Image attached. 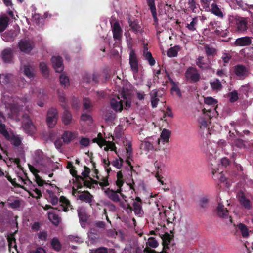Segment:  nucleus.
Masks as SVG:
<instances>
[{"instance_id":"f257e3e1","label":"nucleus","mask_w":253,"mask_h":253,"mask_svg":"<svg viewBox=\"0 0 253 253\" xmlns=\"http://www.w3.org/2000/svg\"><path fill=\"white\" fill-rule=\"evenodd\" d=\"M232 23L235 32L244 33L248 29L247 18L235 16Z\"/></svg>"},{"instance_id":"f03ea898","label":"nucleus","mask_w":253,"mask_h":253,"mask_svg":"<svg viewBox=\"0 0 253 253\" xmlns=\"http://www.w3.org/2000/svg\"><path fill=\"white\" fill-rule=\"evenodd\" d=\"M22 126L28 134L32 135L36 131V127L29 115L25 113L22 116Z\"/></svg>"},{"instance_id":"7ed1b4c3","label":"nucleus","mask_w":253,"mask_h":253,"mask_svg":"<svg viewBox=\"0 0 253 253\" xmlns=\"http://www.w3.org/2000/svg\"><path fill=\"white\" fill-rule=\"evenodd\" d=\"M185 77L190 83H197L200 81L201 76L197 68L191 66L185 71Z\"/></svg>"},{"instance_id":"20e7f679","label":"nucleus","mask_w":253,"mask_h":253,"mask_svg":"<svg viewBox=\"0 0 253 253\" xmlns=\"http://www.w3.org/2000/svg\"><path fill=\"white\" fill-rule=\"evenodd\" d=\"M59 201L60 203H61V204L57 207L53 208L50 205L46 204L43 207V209L45 210L52 209L57 210L59 211H64L66 212L68 211L69 208H70L71 206L70 201L65 197L63 196H62L60 197Z\"/></svg>"},{"instance_id":"39448f33","label":"nucleus","mask_w":253,"mask_h":253,"mask_svg":"<svg viewBox=\"0 0 253 253\" xmlns=\"http://www.w3.org/2000/svg\"><path fill=\"white\" fill-rule=\"evenodd\" d=\"M58 119V112L56 108H51L47 113L46 122L49 127L54 126Z\"/></svg>"},{"instance_id":"423d86ee","label":"nucleus","mask_w":253,"mask_h":253,"mask_svg":"<svg viewBox=\"0 0 253 253\" xmlns=\"http://www.w3.org/2000/svg\"><path fill=\"white\" fill-rule=\"evenodd\" d=\"M233 68L234 74L239 79L244 80L249 74L248 68L243 64H237Z\"/></svg>"},{"instance_id":"0eeeda50","label":"nucleus","mask_w":253,"mask_h":253,"mask_svg":"<svg viewBox=\"0 0 253 253\" xmlns=\"http://www.w3.org/2000/svg\"><path fill=\"white\" fill-rule=\"evenodd\" d=\"M1 57L3 62L6 64L13 63L14 52L11 48H5L2 50L1 53Z\"/></svg>"},{"instance_id":"6e6552de","label":"nucleus","mask_w":253,"mask_h":253,"mask_svg":"<svg viewBox=\"0 0 253 253\" xmlns=\"http://www.w3.org/2000/svg\"><path fill=\"white\" fill-rule=\"evenodd\" d=\"M20 50L24 53H29L33 49L34 45L33 42L27 40H21L18 43Z\"/></svg>"},{"instance_id":"1a4fd4ad","label":"nucleus","mask_w":253,"mask_h":253,"mask_svg":"<svg viewBox=\"0 0 253 253\" xmlns=\"http://www.w3.org/2000/svg\"><path fill=\"white\" fill-rule=\"evenodd\" d=\"M52 66L56 72L61 73L63 71V59L60 56H53L51 59Z\"/></svg>"},{"instance_id":"9d476101","label":"nucleus","mask_w":253,"mask_h":253,"mask_svg":"<svg viewBox=\"0 0 253 253\" xmlns=\"http://www.w3.org/2000/svg\"><path fill=\"white\" fill-rule=\"evenodd\" d=\"M129 64L131 69L134 74L138 72V61L134 50H131L129 54Z\"/></svg>"},{"instance_id":"9b49d317","label":"nucleus","mask_w":253,"mask_h":253,"mask_svg":"<svg viewBox=\"0 0 253 253\" xmlns=\"http://www.w3.org/2000/svg\"><path fill=\"white\" fill-rule=\"evenodd\" d=\"M215 211L217 216L220 218L226 219L228 217V211L220 202H218Z\"/></svg>"},{"instance_id":"f8f14e48","label":"nucleus","mask_w":253,"mask_h":253,"mask_svg":"<svg viewBox=\"0 0 253 253\" xmlns=\"http://www.w3.org/2000/svg\"><path fill=\"white\" fill-rule=\"evenodd\" d=\"M252 43V37L245 36L237 38L234 42V45L236 46H247Z\"/></svg>"},{"instance_id":"ddd939ff","label":"nucleus","mask_w":253,"mask_h":253,"mask_svg":"<svg viewBox=\"0 0 253 253\" xmlns=\"http://www.w3.org/2000/svg\"><path fill=\"white\" fill-rule=\"evenodd\" d=\"M78 136L77 132H71L65 131L62 135V139L63 142L67 144H69Z\"/></svg>"},{"instance_id":"4468645a","label":"nucleus","mask_w":253,"mask_h":253,"mask_svg":"<svg viewBox=\"0 0 253 253\" xmlns=\"http://www.w3.org/2000/svg\"><path fill=\"white\" fill-rule=\"evenodd\" d=\"M110 105L115 111L121 112L123 109V101L118 96L111 99Z\"/></svg>"},{"instance_id":"2eb2a0df","label":"nucleus","mask_w":253,"mask_h":253,"mask_svg":"<svg viewBox=\"0 0 253 253\" xmlns=\"http://www.w3.org/2000/svg\"><path fill=\"white\" fill-rule=\"evenodd\" d=\"M78 193L80 194L78 196L79 199H80L81 201L89 204L92 203L93 197L89 191H79Z\"/></svg>"},{"instance_id":"dca6fc26","label":"nucleus","mask_w":253,"mask_h":253,"mask_svg":"<svg viewBox=\"0 0 253 253\" xmlns=\"http://www.w3.org/2000/svg\"><path fill=\"white\" fill-rule=\"evenodd\" d=\"M113 36L115 40H120L122 37V30L118 22H115L112 26Z\"/></svg>"},{"instance_id":"f3484780","label":"nucleus","mask_w":253,"mask_h":253,"mask_svg":"<svg viewBox=\"0 0 253 253\" xmlns=\"http://www.w3.org/2000/svg\"><path fill=\"white\" fill-rule=\"evenodd\" d=\"M104 193L106 196L113 202L117 203L120 201L119 195L114 190L108 188L104 191Z\"/></svg>"},{"instance_id":"a211bd4d","label":"nucleus","mask_w":253,"mask_h":253,"mask_svg":"<svg viewBox=\"0 0 253 253\" xmlns=\"http://www.w3.org/2000/svg\"><path fill=\"white\" fill-rule=\"evenodd\" d=\"M61 120L62 123L65 125H68L70 124L72 121V114L71 112L68 110L65 109V110L62 115Z\"/></svg>"},{"instance_id":"6ab92c4d","label":"nucleus","mask_w":253,"mask_h":253,"mask_svg":"<svg viewBox=\"0 0 253 253\" xmlns=\"http://www.w3.org/2000/svg\"><path fill=\"white\" fill-rule=\"evenodd\" d=\"M210 84L213 91H216L217 92L220 91L223 88L221 82L217 78L211 81L210 82Z\"/></svg>"},{"instance_id":"aec40b11","label":"nucleus","mask_w":253,"mask_h":253,"mask_svg":"<svg viewBox=\"0 0 253 253\" xmlns=\"http://www.w3.org/2000/svg\"><path fill=\"white\" fill-rule=\"evenodd\" d=\"M197 66L202 70H207L210 69L208 63L204 62V57L199 56L196 60Z\"/></svg>"},{"instance_id":"412c9836","label":"nucleus","mask_w":253,"mask_h":253,"mask_svg":"<svg viewBox=\"0 0 253 253\" xmlns=\"http://www.w3.org/2000/svg\"><path fill=\"white\" fill-rule=\"evenodd\" d=\"M163 242V250H166L169 248V244L170 243L173 237L168 233H165L161 237Z\"/></svg>"},{"instance_id":"4be33fe9","label":"nucleus","mask_w":253,"mask_h":253,"mask_svg":"<svg viewBox=\"0 0 253 253\" xmlns=\"http://www.w3.org/2000/svg\"><path fill=\"white\" fill-rule=\"evenodd\" d=\"M6 140L10 141L11 144L15 147H19L22 144L21 139L17 135H10Z\"/></svg>"},{"instance_id":"5701e85b","label":"nucleus","mask_w":253,"mask_h":253,"mask_svg":"<svg viewBox=\"0 0 253 253\" xmlns=\"http://www.w3.org/2000/svg\"><path fill=\"white\" fill-rule=\"evenodd\" d=\"M204 50L206 54V55L208 57L209 56H215L217 54V49L212 47V46L206 44L204 45Z\"/></svg>"},{"instance_id":"b1692460","label":"nucleus","mask_w":253,"mask_h":253,"mask_svg":"<svg viewBox=\"0 0 253 253\" xmlns=\"http://www.w3.org/2000/svg\"><path fill=\"white\" fill-rule=\"evenodd\" d=\"M239 201L241 204L246 209L249 210L252 208L250 201L247 199L243 193L239 196Z\"/></svg>"},{"instance_id":"393cba45","label":"nucleus","mask_w":253,"mask_h":253,"mask_svg":"<svg viewBox=\"0 0 253 253\" xmlns=\"http://www.w3.org/2000/svg\"><path fill=\"white\" fill-rule=\"evenodd\" d=\"M78 215L80 222H86L88 216L86 214V211L84 208H80L77 210Z\"/></svg>"},{"instance_id":"a878e982","label":"nucleus","mask_w":253,"mask_h":253,"mask_svg":"<svg viewBox=\"0 0 253 253\" xmlns=\"http://www.w3.org/2000/svg\"><path fill=\"white\" fill-rule=\"evenodd\" d=\"M48 217L52 224L55 226H58L61 222V218L53 212L48 213Z\"/></svg>"},{"instance_id":"bb28decb","label":"nucleus","mask_w":253,"mask_h":253,"mask_svg":"<svg viewBox=\"0 0 253 253\" xmlns=\"http://www.w3.org/2000/svg\"><path fill=\"white\" fill-rule=\"evenodd\" d=\"M12 75L10 74H1L0 75V84L4 86L8 84L11 80Z\"/></svg>"},{"instance_id":"cd10ccee","label":"nucleus","mask_w":253,"mask_h":253,"mask_svg":"<svg viewBox=\"0 0 253 253\" xmlns=\"http://www.w3.org/2000/svg\"><path fill=\"white\" fill-rule=\"evenodd\" d=\"M143 56L145 59L147 60L150 66H154L156 63L155 60L153 57L151 53L148 51L147 48H144L143 51Z\"/></svg>"},{"instance_id":"c85d7f7f","label":"nucleus","mask_w":253,"mask_h":253,"mask_svg":"<svg viewBox=\"0 0 253 253\" xmlns=\"http://www.w3.org/2000/svg\"><path fill=\"white\" fill-rule=\"evenodd\" d=\"M83 111L89 112L91 111L93 105L88 98H84L83 99Z\"/></svg>"},{"instance_id":"c756f323","label":"nucleus","mask_w":253,"mask_h":253,"mask_svg":"<svg viewBox=\"0 0 253 253\" xmlns=\"http://www.w3.org/2000/svg\"><path fill=\"white\" fill-rule=\"evenodd\" d=\"M9 18L7 16H2L0 18V32H3L8 25Z\"/></svg>"},{"instance_id":"7c9ffc66","label":"nucleus","mask_w":253,"mask_h":253,"mask_svg":"<svg viewBox=\"0 0 253 253\" xmlns=\"http://www.w3.org/2000/svg\"><path fill=\"white\" fill-rule=\"evenodd\" d=\"M168 77L169 81L170 82V83L172 84V87L171 89V92H175L178 97H182L181 92L179 88L178 87L177 84L175 82H174L172 80V79H171L170 78L169 74H168Z\"/></svg>"},{"instance_id":"2f4dec72","label":"nucleus","mask_w":253,"mask_h":253,"mask_svg":"<svg viewBox=\"0 0 253 253\" xmlns=\"http://www.w3.org/2000/svg\"><path fill=\"white\" fill-rule=\"evenodd\" d=\"M237 229L241 232L243 237L247 238L249 236V230L245 224L241 223L238 224Z\"/></svg>"},{"instance_id":"473e14b6","label":"nucleus","mask_w":253,"mask_h":253,"mask_svg":"<svg viewBox=\"0 0 253 253\" xmlns=\"http://www.w3.org/2000/svg\"><path fill=\"white\" fill-rule=\"evenodd\" d=\"M9 107L11 113L14 115H17L20 110V105L15 101H13L12 103L9 104Z\"/></svg>"},{"instance_id":"72a5a7b5","label":"nucleus","mask_w":253,"mask_h":253,"mask_svg":"<svg viewBox=\"0 0 253 253\" xmlns=\"http://www.w3.org/2000/svg\"><path fill=\"white\" fill-rule=\"evenodd\" d=\"M211 11L213 14H214L216 16L222 18L223 17V14L221 9L218 7V5L215 3H213L211 5Z\"/></svg>"},{"instance_id":"f704fd0d","label":"nucleus","mask_w":253,"mask_h":253,"mask_svg":"<svg viewBox=\"0 0 253 253\" xmlns=\"http://www.w3.org/2000/svg\"><path fill=\"white\" fill-rule=\"evenodd\" d=\"M51 245L54 250L59 252L61 249V244L59 239L56 238H53L51 241Z\"/></svg>"},{"instance_id":"c9c22d12","label":"nucleus","mask_w":253,"mask_h":253,"mask_svg":"<svg viewBox=\"0 0 253 253\" xmlns=\"http://www.w3.org/2000/svg\"><path fill=\"white\" fill-rule=\"evenodd\" d=\"M171 135V132L166 129H164L161 134V139L163 142L168 143Z\"/></svg>"},{"instance_id":"e433bc0d","label":"nucleus","mask_w":253,"mask_h":253,"mask_svg":"<svg viewBox=\"0 0 253 253\" xmlns=\"http://www.w3.org/2000/svg\"><path fill=\"white\" fill-rule=\"evenodd\" d=\"M133 211L136 215H141L143 213L142 204L137 202H134L133 203Z\"/></svg>"},{"instance_id":"4c0bfd02","label":"nucleus","mask_w":253,"mask_h":253,"mask_svg":"<svg viewBox=\"0 0 253 253\" xmlns=\"http://www.w3.org/2000/svg\"><path fill=\"white\" fill-rule=\"evenodd\" d=\"M129 26L131 27L134 33H137L138 32H141L142 29L141 26L138 24L137 21H130Z\"/></svg>"},{"instance_id":"58836bf2","label":"nucleus","mask_w":253,"mask_h":253,"mask_svg":"<svg viewBox=\"0 0 253 253\" xmlns=\"http://www.w3.org/2000/svg\"><path fill=\"white\" fill-rule=\"evenodd\" d=\"M116 117V114L111 110H107L104 114L105 119L107 121H113Z\"/></svg>"},{"instance_id":"ea45409f","label":"nucleus","mask_w":253,"mask_h":253,"mask_svg":"<svg viewBox=\"0 0 253 253\" xmlns=\"http://www.w3.org/2000/svg\"><path fill=\"white\" fill-rule=\"evenodd\" d=\"M7 239L8 242V246L9 249L10 250V249L12 247H14L17 250V246L16 244V239L14 237V234H12L11 235H7Z\"/></svg>"},{"instance_id":"a19ab883","label":"nucleus","mask_w":253,"mask_h":253,"mask_svg":"<svg viewBox=\"0 0 253 253\" xmlns=\"http://www.w3.org/2000/svg\"><path fill=\"white\" fill-rule=\"evenodd\" d=\"M23 71L25 76L29 78L34 77V73L32 67L29 65H24L23 67Z\"/></svg>"},{"instance_id":"79ce46f5","label":"nucleus","mask_w":253,"mask_h":253,"mask_svg":"<svg viewBox=\"0 0 253 253\" xmlns=\"http://www.w3.org/2000/svg\"><path fill=\"white\" fill-rule=\"evenodd\" d=\"M0 133L6 139L10 135L7 131L6 126L3 123H0Z\"/></svg>"},{"instance_id":"37998d69","label":"nucleus","mask_w":253,"mask_h":253,"mask_svg":"<svg viewBox=\"0 0 253 253\" xmlns=\"http://www.w3.org/2000/svg\"><path fill=\"white\" fill-rule=\"evenodd\" d=\"M40 68L43 76L47 77L49 74V71L46 64L44 62H41L40 63Z\"/></svg>"},{"instance_id":"c03bdc74","label":"nucleus","mask_w":253,"mask_h":253,"mask_svg":"<svg viewBox=\"0 0 253 253\" xmlns=\"http://www.w3.org/2000/svg\"><path fill=\"white\" fill-rule=\"evenodd\" d=\"M228 97L229 98V101L231 103H234L237 101L239 98L238 93L236 90H233V91L228 93Z\"/></svg>"},{"instance_id":"a18cd8bd","label":"nucleus","mask_w":253,"mask_h":253,"mask_svg":"<svg viewBox=\"0 0 253 253\" xmlns=\"http://www.w3.org/2000/svg\"><path fill=\"white\" fill-rule=\"evenodd\" d=\"M204 103L208 105H212L213 107L217 106V100L212 97H207L204 99Z\"/></svg>"},{"instance_id":"49530a36","label":"nucleus","mask_w":253,"mask_h":253,"mask_svg":"<svg viewBox=\"0 0 253 253\" xmlns=\"http://www.w3.org/2000/svg\"><path fill=\"white\" fill-rule=\"evenodd\" d=\"M146 247L156 248L158 246V242L153 237H150L146 242Z\"/></svg>"},{"instance_id":"de8ad7c7","label":"nucleus","mask_w":253,"mask_h":253,"mask_svg":"<svg viewBox=\"0 0 253 253\" xmlns=\"http://www.w3.org/2000/svg\"><path fill=\"white\" fill-rule=\"evenodd\" d=\"M100 140L103 143V144H107L109 148V150L115 151L116 152V147L114 142L112 141H107L106 140L102 138V137H101Z\"/></svg>"},{"instance_id":"09e8293b","label":"nucleus","mask_w":253,"mask_h":253,"mask_svg":"<svg viewBox=\"0 0 253 253\" xmlns=\"http://www.w3.org/2000/svg\"><path fill=\"white\" fill-rule=\"evenodd\" d=\"M9 206L12 209H16L20 207V202L19 200H8Z\"/></svg>"},{"instance_id":"8fccbe9b","label":"nucleus","mask_w":253,"mask_h":253,"mask_svg":"<svg viewBox=\"0 0 253 253\" xmlns=\"http://www.w3.org/2000/svg\"><path fill=\"white\" fill-rule=\"evenodd\" d=\"M60 82L61 84L64 87L69 85V80L68 78L63 74H61L60 76Z\"/></svg>"},{"instance_id":"3c124183","label":"nucleus","mask_w":253,"mask_h":253,"mask_svg":"<svg viewBox=\"0 0 253 253\" xmlns=\"http://www.w3.org/2000/svg\"><path fill=\"white\" fill-rule=\"evenodd\" d=\"M176 46L170 48L167 51V55L169 57H174L177 56L178 50Z\"/></svg>"},{"instance_id":"603ef678","label":"nucleus","mask_w":253,"mask_h":253,"mask_svg":"<svg viewBox=\"0 0 253 253\" xmlns=\"http://www.w3.org/2000/svg\"><path fill=\"white\" fill-rule=\"evenodd\" d=\"M209 199L207 196L201 197L199 200L200 206L203 208H206L208 206Z\"/></svg>"},{"instance_id":"864d4df0","label":"nucleus","mask_w":253,"mask_h":253,"mask_svg":"<svg viewBox=\"0 0 253 253\" xmlns=\"http://www.w3.org/2000/svg\"><path fill=\"white\" fill-rule=\"evenodd\" d=\"M232 58V55L229 53L223 52L221 59L224 64H228ZM225 65V64H224Z\"/></svg>"},{"instance_id":"5fc2aeb1","label":"nucleus","mask_w":253,"mask_h":253,"mask_svg":"<svg viewBox=\"0 0 253 253\" xmlns=\"http://www.w3.org/2000/svg\"><path fill=\"white\" fill-rule=\"evenodd\" d=\"M47 192L49 194L51 198L50 202L53 205H55L58 202V198L56 196L54 195V193L50 190H47Z\"/></svg>"},{"instance_id":"6e6d98bb","label":"nucleus","mask_w":253,"mask_h":253,"mask_svg":"<svg viewBox=\"0 0 253 253\" xmlns=\"http://www.w3.org/2000/svg\"><path fill=\"white\" fill-rule=\"evenodd\" d=\"M236 4L238 5L240 8H241L244 11H248L249 10V5L246 3H245L242 0H236Z\"/></svg>"},{"instance_id":"4d7b16f0","label":"nucleus","mask_w":253,"mask_h":253,"mask_svg":"<svg viewBox=\"0 0 253 253\" xmlns=\"http://www.w3.org/2000/svg\"><path fill=\"white\" fill-rule=\"evenodd\" d=\"M123 162V159L121 158H119V159H116L113 161L111 163L113 166L118 169H120L122 168Z\"/></svg>"},{"instance_id":"13d9d810","label":"nucleus","mask_w":253,"mask_h":253,"mask_svg":"<svg viewBox=\"0 0 253 253\" xmlns=\"http://www.w3.org/2000/svg\"><path fill=\"white\" fill-rule=\"evenodd\" d=\"M209 28L211 29H219L221 27V23L219 21H211L209 24Z\"/></svg>"},{"instance_id":"bf43d9fd","label":"nucleus","mask_w":253,"mask_h":253,"mask_svg":"<svg viewBox=\"0 0 253 253\" xmlns=\"http://www.w3.org/2000/svg\"><path fill=\"white\" fill-rule=\"evenodd\" d=\"M38 238L43 241H45L47 240V232L46 231H42L38 233Z\"/></svg>"},{"instance_id":"052dcab7","label":"nucleus","mask_w":253,"mask_h":253,"mask_svg":"<svg viewBox=\"0 0 253 253\" xmlns=\"http://www.w3.org/2000/svg\"><path fill=\"white\" fill-rule=\"evenodd\" d=\"M197 23V18L195 17L193 18L192 21L190 22V24H188L186 27L190 31H193L196 30L195 28V25Z\"/></svg>"},{"instance_id":"680f3d73","label":"nucleus","mask_w":253,"mask_h":253,"mask_svg":"<svg viewBox=\"0 0 253 253\" xmlns=\"http://www.w3.org/2000/svg\"><path fill=\"white\" fill-rule=\"evenodd\" d=\"M79 143L82 146L84 147H87L90 144V140L88 138L82 137L81 140L79 141Z\"/></svg>"},{"instance_id":"e2e57ef3","label":"nucleus","mask_w":253,"mask_h":253,"mask_svg":"<svg viewBox=\"0 0 253 253\" xmlns=\"http://www.w3.org/2000/svg\"><path fill=\"white\" fill-rule=\"evenodd\" d=\"M198 122L200 125V128H202V127L205 128L208 126V121L206 120L204 117L199 118L198 119Z\"/></svg>"},{"instance_id":"0e129e2a","label":"nucleus","mask_w":253,"mask_h":253,"mask_svg":"<svg viewBox=\"0 0 253 253\" xmlns=\"http://www.w3.org/2000/svg\"><path fill=\"white\" fill-rule=\"evenodd\" d=\"M108 249L106 247H99L94 250H92V253H108Z\"/></svg>"},{"instance_id":"69168bd1","label":"nucleus","mask_w":253,"mask_h":253,"mask_svg":"<svg viewBox=\"0 0 253 253\" xmlns=\"http://www.w3.org/2000/svg\"><path fill=\"white\" fill-rule=\"evenodd\" d=\"M76 182L77 184V188L78 189H81L83 187L84 185L83 180H84V178L81 176H78L76 177Z\"/></svg>"},{"instance_id":"338daca9","label":"nucleus","mask_w":253,"mask_h":253,"mask_svg":"<svg viewBox=\"0 0 253 253\" xmlns=\"http://www.w3.org/2000/svg\"><path fill=\"white\" fill-rule=\"evenodd\" d=\"M188 4L189 5V8L192 12H195V10L197 8L195 0H188Z\"/></svg>"},{"instance_id":"774afa93","label":"nucleus","mask_w":253,"mask_h":253,"mask_svg":"<svg viewBox=\"0 0 253 253\" xmlns=\"http://www.w3.org/2000/svg\"><path fill=\"white\" fill-rule=\"evenodd\" d=\"M29 253H46V252L43 248L39 247L35 250H31Z\"/></svg>"}]
</instances>
